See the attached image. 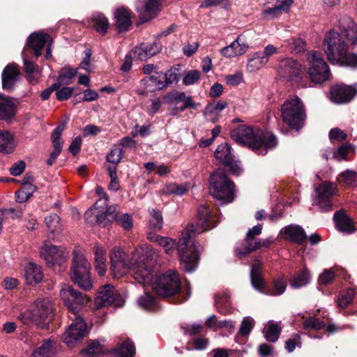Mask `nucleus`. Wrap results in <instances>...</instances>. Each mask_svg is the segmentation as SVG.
Here are the masks:
<instances>
[{"instance_id":"nucleus-1","label":"nucleus","mask_w":357,"mask_h":357,"mask_svg":"<svg viewBox=\"0 0 357 357\" xmlns=\"http://www.w3.org/2000/svg\"><path fill=\"white\" fill-rule=\"evenodd\" d=\"M214 216L206 205L201 206L197 211V225H188L182 231L178 243L172 238H160L159 245L163 248L165 253L171 255L177 245V252L181 268L188 273L193 272L199 261V245L195 241L196 234L210 229L215 226L213 224Z\"/></svg>"},{"instance_id":"nucleus-2","label":"nucleus","mask_w":357,"mask_h":357,"mask_svg":"<svg viewBox=\"0 0 357 357\" xmlns=\"http://www.w3.org/2000/svg\"><path fill=\"white\" fill-rule=\"evenodd\" d=\"M231 137L236 143L247 146L261 155H265L277 145L276 139L272 134H265L259 129L254 130L246 125H240L233 130Z\"/></svg>"},{"instance_id":"nucleus-3","label":"nucleus","mask_w":357,"mask_h":357,"mask_svg":"<svg viewBox=\"0 0 357 357\" xmlns=\"http://www.w3.org/2000/svg\"><path fill=\"white\" fill-rule=\"evenodd\" d=\"M160 252L150 245L135 250L131 259L130 272L137 282L150 281L153 266L159 257Z\"/></svg>"},{"instance_id":"nucleus-4","label":"nucleus","mask_w":357,"mask_h":357,"mask_svg":"<svg viewBox=\"0 0 357 357\" xmlns=\"http://www.w3.org/2000/svg\"><path fill=\"white\" fill-rule=\"evenodd\" d=\"M142 284H150L154 291L160 296L169 297L176 294L180 290L181 280L175 271L169 270L165 273H160L150 275V281L139 282Z\"/></svg>"},{"instance_id":"nucleus-5","label":"nucleus","mask_w":357,"mask_h":357,"mask_svg":"<svg viewBox=\"0 0 357 357\" xmlns=\"http://www.w3.org/2000/svg\"><path fill=\"white\" fill-rule=\"evenodd\" d=\"M209 190L213 197L225 204L234 199V184L222 169H218L211 175Z\"/></svg>"},{"instance_id":"nucleus-6","label":"nucleus","mask_w":357,"mask_h":357,"mask_svg":"<svg viewBox=\"0 0 357 357\" xmlns=\"http://www.w3.org/2000/svg\"><path fill=\"white\" fill-rule=\"evenodd\" d=\"M91 268V264L85 256L79 251H74L70 276L75 284L84 290H89L93 287Z\"/></svg>"},{"instance_id":"nucleus-7","label":"nucleus","mask_w":357,"mask_h":357,"mask_svg":"<svg viewBox=\"0 0 357 357\" xmlns=\"http://www.w3.org/2000/svg\"><path fill=\"white\" fill-rule=\"evenodd\" d=\"M53 312V305L50 299L36 301L26 311L19 315V319L26 325L36 324L43 327Z\"/></svg>"},{"instance_id":"nucleus-8","label":"nucleus","mask_w":357,"mask_h":357,"mask_svg":"<svg viewBox=\"0 0 357 357\" xmlns=\"http://www.w3.org/2000/svg\"><path fill=\"white\" fill-rule=\"evenodd\" d=\"M281 116L283 122L293 129L303 127L306 115L301 99L297 97L287 99L282 106Z\"/></svg>"},{"instance_id":"nucleus-9","label":"nucleus","mask_w":357,"mask_h":357,"mask_svg":"<svg viewBox=\"0 0 357 357\" xmlns=\"http://www.w3.org/2000/svg\"><path fill=\"white\" fill-rule=\"evenodd\" d=\"M96 193L100 196V198L86 211L84 217L88 224L91 225L96 224L105 227L109 221V215H112L110 212L112 206H107L108 199L103 188L98 187Z\"/></svg>"},{"instance_id":"nucleus-10","label":"nucleus","mask_w":357,"mask_h":357,"mask_svg":"<svg viewBox=\"0 0 357 357\" xmlns=\"http://www.w3.org/2000/svg\"><path fill=\"white\" fill-rule=\"evenodd\" d=\"M323 50L328 60L333 64H337L347 52V45L342 35L332 30L324 37Z\"/></svg>"},{"instance_id":"nucleus-11","label":"nucleus","mask_w":357,"mask_h":357,"mask_svg":"<svg viewBox=\"0 0 357 357\" xmlns=\"http://www.w3.org/2000/svg\"><path fill=\"white\" fill-rule=\"evenodd\" d=\"M306 61L308 65L307 75L311 82L321 84L329 79V67L320 53L316 51L309 52Z\"/></svg>"},{"instance_id":"nucleus-12","label":"nucleus","mask_w":357,"mask_h":357,"mask_svg":"<svg viewBox=\"0 0 357 357\" xmlns=\"http://www.w3.org/2000/svg\"><path fill=\"white\" fill-rule=\"evenodd\" d=\"M250 280L252 287L256 290L262 294L271 296L282 294L287 287L286 280L283 278H280L274 281L272 289H266L261 276V264L258 261H255L251 266Z\"/></svg>"},{"instance_id":"nucleus-13","label":"nucleus","mask_w":357,"mask_h":357,"mask_svg":"<svg viewBox=\"0 0 357 357\" xmlns=\"http://www.w3.org/2000/svg\"><path fill=\"white\" fill-rule=\"evenodd\" d=\"M60 296L64 305L68 310L71 312L75 317L79 310L86 305L90 299L82 293L74 289L68 284H63L60 290Z\"/></svg>"},{"instance_id":"nucleus-14","label":"nucleus","mask_w":357,"mask_h":357,"mask_svg":"<svg viewBox=\"0 0 357 357\" xmlns=\"http://www.w3.org/2000/svg\"><path fill=\"white\" fill-rule=\"evenodd\" d=\"M278 73L279 75L287 81L295 82L299 86L307 87V84L302 83L304 74L302 71V65L292 58H284L280 61Z\"/></svg>"},{"instance_id":"nucleus-15","label":"nucleus","mask_w":357,"mask_h":357,"mask_svg":"<svg viewBox=\"0 0 357 357\" xmlns=\"http://www.w3.org/2000/svg\"><path fill=\"white\" fill-rule=\"evenodd\" d=\"M337 185L331 182H324L315 188L314 204L318 206L321 211L332 209V197L336 194Z\"/></svg>"},{"instance_id":"nucleus-16","label":"nucleus","mask_w":357,"mask_h":357,"mask_svg":"<svg viewBox=\"0 0 357 357\" xmlns=\"http://www.w3.org/2000/svg\"><path fill=\"white\" fill-rule=\"evenodd\" d=\"M87 333V326L81 317H75L73 323L64 332L62 339L69 347H75Z\"/></svg>"},{"instance_id":"nucleus-17","label":"nucleus","mask_w":357,"mask_h":357,"mask_svg":"<svg viewBox=\"0 0 357 357\" xmlns=\"http://www.w3.org/2000/svg\"><path fill=\"white\" fill-rule=\"evenodd\" d=\"M262 231V225L258 224L249 229L247 232L246 238L244 239L243 244L236 248V255L242 258L250 252L261 248V241L255 240V237L261 234Z\"/></svg>"},{"instance_id":"nucleus-18","label":"nucleus","mask_w":357,"mask_h":357,"mask_svg":"<svg viewBox=\"0 0 357 357\" xmlns=\"http://www.w3.org/2000/svg\"><path fill=\"white\" fill-rule=\"evenodd\" d=\"M111 271L114 278H121L130 271L131 261L127 264L126 254L120 248H114L110 253Z\"/></svg>"},{"instance_id":"nucleus-19","label":"nucleus","mask_w":357,"mask_h":357,"mask_svg":"<svg viewBox=\"0 0 357 357\" xmlns=\"http://www.w3.org/2000/svg\"><path fill=\"white\" fill-rule=\"evenodd\" d=\"M357 94V84L347 86L340 84L331 87V100L337 104H345L350 102Z\"/></svg>"},{"instance_id":"nucleus-20","label":"nucleus","mask_w":357,"mask_h":357,"mask_svg":"<svg viewBox=\"0 0 357 357\" xmlns=\"http://www.w3.org/2000/svg\"><path fill=\"white\" fill-rule=\"evenodd\" d=\"M214 155L215 158L220 162L227 166L234 174H239L241 171L239 162L234 160L231 147L227 144H220L216 149Z\"/></svg>"},{"instance_id":"nucleus-21","label":"nucleus","mask_w":357,"mask_h":357,"mask_svg":"<svg viewBox=\"0 0 357 357\" xmlns=\"http://www.w3.org/2000/svg\"><path fill=\"white\" fill-rule=\"evenodd\" d=\"M162 50V45L157 42L142 43L132 50L134 59L146 61L148 59L156 55Z\"/></svg>"},{"instance_id":"nucleus-22","label":"nucleus","mask_w":357,"mask_h":357,"mask_svg":"<svg viewBox=\"0 0 357 357\" xmlns=\"http://www.w3.org/2000/svg\"><path fill=\"white\" fill-rule=\"evenodd\" d=\"M40 257L49 266L59 263L64 257L63 252L50 242H45L40 250Z\"/></svg>"},{"instance_id":"nucleus-23","label":"nucleus","mask_w":357,"mask_h":357,"mask_svg":"<svg viewBox=\"0 0 357 357\" xmlns=\"http://www.w3.org/2000/svg\"><path fill=\"white\" fill-rule=\"evenodd\" d=\"M114 287L110 284L102 287L95 298L94 305L96 309L107 307L114 303L117 298Z\"/></svg>"},{"instance_id":"nucleus-24","label":"nucleus","mask_w":357,"mask_h":357,"mask_svg":"<svg viewBox=\"0 0 357 357\" xmlns=\"http://www.w3.org/2000/svg\"><path fill=\"white\" fill-rule=\"evenodd\" d=\"M50 42L52 43L50 36L42 31L31 33L27 39V44L34 51L36 58L42 54V50Z\"/></svg>"},{"instance_id":"nucleus-25","label":"nucleus","mask_w":357,"mask_h":357,"mask_svg":"<svg viewBox=\"0 0 357 357\" xmlns=\"http://www.w3.org/2000/svg\"><path fill=\"white\" fill-rule=\"evenodd\" d=\"M1 77L3 89L11 91L20 79V70L15 63L8 64L4 68Z\"/></svg>"},{"instance_id":"nucleus-26","label":"nucleus","mask_w":357,"mask_h":357,"mask_svg":"<svg viewBox=\"0 0 357 357\" xmlns=\"http://www.w3.org/2000/svg\"><path fill=\"white\" fill-rule=\"evenodd\" d=\"M333 220L336 229L342 232L351 234L356 231V228L352 220L346 214L345 211L341 209L335 213Z\"/></svg>"},{"instance_id":"nucleus-27","label":"nucleus","mask_w":357,"mask_h":357,"mask_svg":"<svg viewBox=\"0 0 357 357\" xmlns=\"http://www.w3.org/2000/svg\"><path fill=\"white\" fill-rule=\"evenodd\" d=\"M57 351L56 342L50 339L44 340L32 351L30 357H55Z\"/></svg>"},{"instance_id":"nucleus-28","label":"nucleus","mask_w":357,"mask_h":357,"mask_svg":"<svg viewBox=\"0 0 357 357\" xmlns=\"http://www.w3.org/2000/svg\"><path fill=\"white\" fill-rule=\"evenodd\" d=\"M140 84L149 92L166 88V84L162 80V73L159 72H155L153 75L142 79Z\"/></svg>"},{"instance_id":"nucleus-29","label":"nucleus","mask_w":357,"mask_h":357,"mask_svg":"<svg viewBox=\"0 0 357 357\" xmlns=\"http://www.w3.org/2000/svg\"><path fill=\"white\" fill-rule=\"evenodd\" d=\"M16 112V106L14 102L9 97L0 93V119H11Z\"/></svg>"},{"instance_id":"nucleus-30","label":"nucleus","mask_w":357,"mask_h":357,"mask_svg":"<svg viewBox=\"0 0 357 357\" xmlns=\"http://www.w3.org/2000/svg\"><path fill=\"white\" fill-rule=\"evenodd\" d=\"M140 20L146 22L153 18L159 11L158 0H147L144 6L139 8L137 6Z\"/></svg>"},{"instance_id":"nucleus-31","label":"nucleus","mask_w":357,"mask_h":357,"mask_svg":"<svg viewBox=\"0 0 357 357\" xmlns=\"http://www.w3.org/2000/svg\"><path fill=\"white\" fill-rule=\"evenodd\" d=\"M282 231L285 238L294 243H301L306 238L304 229L298 225H290L285 227Z\"/></svg>"},{"instance_id":"nucleus-32","label":"nucleus","mask_w":357,"mask_h":357,"mask_svg":"<svg viewBox=\"0 0 357 357\" xmlns=\"http://www.w3.org/2000/svg\"><path fill=\"white\" fill-rule=\"evenodd\" d=\"M355 147L351 144H343L333 152L324 153L323 156L326 160L331 156L332 158L337 161H341L343 160H348L351 155L355 153Z\"/></svg>"},{"instance_id":"nucleus-33","label":"nucleus","mask_w":357,"mask_h":357,"mask_svg":"<svg viewBox=\"0 0 357 357\" xmlns=\"http://www.w3.org/2000/svg\"><path fill=\"white\" fill-rule=\"evenodd\" d=\"M94 252V266L98 275L102 276L107 271L106 266V250L101 246L96 245Z\"/></svg>"},{"instance_id":"nucleus-34","label":"nucleus","mask_w":357,"mask_h":357,"mask_svg":"<svg viewBox=\"0 0 357 357\" xmlns=\"http://www.w3.org/2000/svg\"><path fill=\"white\" fill-rule=\"evenodd\" d=\"M116 26L119 31H127L131 26L130 14L124 8H119L114 13Z\"/></svg>"},{"instance_id":"nucleus-35","label":"nucleus","mask_w":357,"mask_h":357,"mask_svg":"<svg viewBox=\"0 0 357 357\" xmlns=\"http://www.w3.org/2000/svg\"><path fill=\"white\" fill-rule=\"evenodd\" d=\"M43 274L41 267L33 262L29 263L25 268V278L27 284H33L41 282Z\"/></svg>"},{"instance_id":"nucleus-36","label":"nucleus","mask_w":357,"mask_h":357,"mask_svg":"<svg viewBox=\"0 0 357 357\" xmlns=\"http://www.w3.org/2000/svg\"><path fill=\"white\" fill-rule=\"evenodd\" d=\"M14 136L7 130H0V153L9 154L15 149Z\"/></svg>"},{"instance_id":"nucleus-37","label":"nucleus","mask_w":357,"mask_h":357,"mask_svg":"<svg viewBox=\"0 0 357 357\" xmlns=\"http://www.w3.org/2000/svg\"><path fill=\"white\" fill-rule=\"evenodd\" d=\"M227 106V103L225 101L219 100L216 103L208 104L204 111V115L207 120L215 122L218 120V118L220 112Z\"/></svg>"},{"instance_id":"nucleus-38","label":"nucleus","mask_w":357,"mask_h":357,"mask_svg":"<svg viewBox=\"0 0 357 357\" xmlns=\"http://www.w3.org/2000/svg\"><path fill=\"white\" fill-rule=\"evenodd\" d=\"M347 26L340 25L342 34L351 43L352 45H357V25L350 19H347Z\"/></svg>"},{"instance_id":"nucleus-39","label":"nucleus","mask_w":357,"mask_h":357,"mask_svg":"<svg viewBox=\"0 0 357 357\" xmlns=\"http://www.w3.org/2000/svg\"><path fill=\"white\" fill-rule=\"evenodd\" d=\"M190 185L188 183L177 184L171 183L165 186L162 191L166 195H173L176 196H182L190 189Z\"/></svg>"},{"instance_id":"nucleus-40","label":"nucleus","mask_w":357,"mask_h":357,"mask_svg":"<svg viewBox=\"0 0 357 357\" xmlns=\"http://www.w3.org/2000/svg\"><path fill=\"white\" fill-rule=\"evenodd\" d=\"M114 357H134L135 354V347L130 340H126L114 349Z\"/></svg>"},{"instance_id":"nucleus-41","label":"nucleus","mask_w":357,"mask_h":357,"mask_svg":"<svg viewBox=\"0 0 357 357\" xmlns=\"http://www.w3.org/2000/svg\"><path fill=\"white\" fill-rule=\"evenodd\" d=\"M266 63V59L262 56L261 52H256L248 60L246 68L248 72L252 73L261 69Z\"/></svg>"},{"instance_id":"nucleus-42","label":"nucleus","mask_w":357,"mask_h":357,"mask_svg":"<svg viewBox=\"0 0 357 357\" xmlns=\"http://www.w3.org/2000/svg\"><path fill=\"white\" fill-rule=\"evenodd\" d=\"M22 55L23 59L24 70L27 74L28 79L31 82H36V79L35 78V75H37L38 77L40 75L38 66L26 59L24 52H22Z\"/></svg>"},{"instance_id":"nucleus-43","label":"nucleus","mask_w":357,"mask_h":357,"mask_svg":"<svg viewBox=\"0 0 357 357\" xmlns=\"http://www.w3.org/2000/svg\"><path fill=\"white\" fill-rule=\"evenodd\" d=\"M105 351L104 345L98 340L91 342L86 348L82 350L83 356L97 357Z\"/></svg>"},{"instance_id":"nucleus-44","label":"nucleus","mask_w":357,"mask_h":357,"mask_svg":"<svg viewBox=\"0 0 357 357\" xmlns=\"http://www.w3.org/2000/svg\"><path fill=\"white\" fill-rule=\"evenodd\" d=\"M112 215H109V221L107 224L113 219H116V222L126 230H130L133 227V220L132 216L128 213H123L119 215H115L114 214L113 208L110 210Z\"/></svg>"},{"instance_id":"nucleus-45","label":"nucleus","mask_w":357,"mask_h":357,"mask_svg":"<svg viewBox=\"0 0 357 357\" xmlns=\"http://www.w3.org/2000/svg\"><path fill=\"white\" fill-rule=\"evenodd\" d=\"M92 26L98 32L105 34L109 26L107 19L101 13H94L91 17Z\"/></svg>"},{"instance_id":"nucleus-46","label":"nucleus","mask_w":357,"mask_h":357,"mask_svg":"<svg viewBox=\"0 0 357 357\" xmlns=\"http://www.w3.org/2000/svg\"><path fill=\"white\" fill-rule=\"evenodd\" d=\"M311 280L309 271L303 268L301 273L290 281V285L294 289H298L307 284Z\"/></svg>"},{"instance_id":"nucleus-47","label":"nucleus","mask_w":357,"mask_h":357,"mask_svg":"<svg viewBox=\"0 0 357 357\" xmlns=\"http://www.w3.org/2000/svg\"><path fill=\"white\" fill-rule=\"evenodd\" d=\"M230 296L227 292L224 293L221 296H216L215 302L217 310L223 314L231 313V310L228 307L229 304Z\"/></svg>"},{"instance_id":"nucleus-48","label":"nucleus","mask_w":357,"mask_h":357,"mask_svg":"<svg viewBox=\"0 0 357 357\" xmlns=\"http://www.w3.org/2000/svg\"><path fill=\"white\" fill-rule=\"evenodd\" d=\"M265 338L272 342H275L280 336V328L278 325L275 323H268L264 329Z\"/></svg>"},{"instance_id":"nucleus-49","label":"nucleus","mask_w":357,"mask_h":357,"mask_svg":"<svg viewBox=\"0 0 357 357\" xmlns=\"http://www.w3.org/2000/svg\"><path fill=\"white\" fill-rule=\"evenodd\" d=\"M150 214L151 217L149 221V229L154 231H160L163 225V219L161 213L152 209Z\"/></svg>"},{"instance_id":"nucleus-50","label":"nucleus","mask_w":357,"mask_h":357,"mask_svg":"<svg viewBox=\"0 0 357 357\" xmlns=\"http://www.w3.org/2000/svg\"><path fill=\"white\" fill-rule=\"evenodd\" d=\"M339 183L347 186H354L357 184V172L353 170H345L340 174L337 178Z\"/></svg>"},{"instance_id":"nucleus-51","label":"nucleus","mask_w":357,"mask_h":357,"mask_svg":"<svg viewBox=\"0 0 357 357\" xmlns=\"http://www.w3.org/2000/svg\"><path fill=\"white\" fill-rule=\"evenodd\" d=\"M138 305L144 310H151L156 306V299L148 292H144L137 300Z\"/></svg>"},{"instance_id":"nucleus-52","label":"nucleus","mask_w":357,"mask_h":357,"mask_svg":"<svg viewBox=\"0 0 357 357\" xmlns=\"http://www.w3.org/2000/svg\"><path fill=\"white\" fill-rule=\"evenodd\" d=\"M63 129L64 124L57 126L53 130L51 136L54 151H58L59 153L61 152L63 146V142L61 140L60 137Z\"/></svg>"},{"instance_id":"nucleus-53","label":"nucleus","mask_w":357,"mask_h":357,"mask_svg":"<svg viewBox=\"0 0 357 357\" xmlns=\"http://www.w3.org/2000/svg\"><path fill=\"white\" fill-rule=\"evenodd\" d=\"M45 222L47 229L52 233L59 231L61 229L60 218L56 213L47 216Z\"/></svg>"},{"instance_id":"nucleus-54","label":"nucleus","mask_w":357,"mask_h":357,"mask_svg":"<svg viewBox=\"0 0 357 357\" xmlns=\"http://www.w3.org/2000/svg\"><path fill=\"white\" fill-rule=\"evenodd\" d=\"M77 69L70 68L59 75L56 84H59V87L61 85H68L72 82L73 79L77 75Z\"/></svg>"},{"instance_id":"nucleus-55","label":"nucleus","mask_w":357,"mask_h":357,"mask_svg":"<svg viewBox=\"0 0 357 357\" xmlns=\"http://www.w3.org/2000/svg\"><path fill=\"white\" fill-rule=\"evenodd\" d=\"M337 274L335 268L325 269L319 275L318 283L320 285H327L332 282L336 278Z\"/></svg>"},{"instance_id":"nucleus-56","label":"nucleus","mask_w":357,"mask_h":357,"mask_svg":"<svg viewBox=\"0 0 357 357\" xmlns=\"http://www.w3.org/2000/svg\"><path fill=\"white\" fill-rule=\"evenodd\" d=\"M326 326L325 323L323 320L319 318H316L314 317H308L305 319L303 322V328L305 330L307 329H314V330H320L324 328Z\"/></svg>"},{"instance_id":"nucleus-57","label":"nucleus","mask_w":357,"mask_h":357,"mask_svg":"<svg viewBox=\"0 0 357 357\" xmlns=\"http://www.w3.org/2000/svg\"><path fill=\"white\" fill-rule=\"evenodd\" d=\"M231 43L234 45L233 49L237 56L243 54L249 48L248 44L241 36H238Z\"/></svg>"},{"instance_id":"nucleus-58","label":"nucleus","mask_w":357,"mask_h":357,"mask_svg":"<svg viewBox=\"0 0 357 357\" xmlns=\"http://www.w3.org/2000/svg\"><path fill=\"white\" fill-rule=\"evenodd\" d=\"M255 324V321L251 317H245L241 322L239 333L243 336L248 335L253 328Z\"/></svg>"},{"instance_id":"nucleus-59","label":"nucleus","mask_w":357,"mask_h":357,"mask_svg":"<svg viewBox=\"0 0 357 357\" xmlns=\"http://www.w3.org/2000/svg\"><path fill=\"white\" fill-rule=\"evenodd\" d=\"M164 76V82L166 84V87L173 83H177L180 79V75L178 73V68L174 67H172L167 70Z\"/></svg>"},{"instance_id":"nucleus-60","label":"nucleus","mask_w":357,"mask_h":357,"mask_svg":"<svg viewBox=\"0 0 357 357\" xmlns=\"http://www.w3.org/2000/svg\"><path fill=\"white\" fill-rule=\"evenodd\" d=\"M354 296V291L349 289L343 292L338 298V305L342 307H346L353 300Z\"/></svg>"},{"instance_id":"nucleus-61","label":"nucleus","mask_w":357,"mask_h":357,"mask_svg":"<svg viewBox=\"0 0 357 357\" xmlns=\"http://www.w3.org/2000/svg\"><path fill=\"white\" fill-rule=\"evenodd\" d=\"M338 64L350 68H357V54L354 53L347 54V52Z\"/></svg>"},{"instance_id":"nucleus-62","label":"nucleus","mask_w":357,"mask_h":357,"mask_svg":"<svg viewBox=\"0 0 357 357\" xmlns=\"http://www.w3.org/2000/svg\"><path fill=\"white\" fill-rule=\"evenodd\" d=\"M123 150L119 147H114L111 149L110 152L107 155L108 162L114 165L119 163L121 160Z\"/></svg>"},{"instance_id":"nucleus-63","label":"nucleus","mask_w":357,"mask_h":357,"mask_svg":"<svg viewBox=\"0 0 357 357\" xmlns=\"http://www.w3.org/2000/svg\"><path fill=\"white\" fill-rule=\"evenodd\" d=\"M301 345V337L298 334L293 335L290 339L285 342V349L289 352L294 351L296 347H300Z\"/></svg>"},{"instance_id":"nucleus-64","label":"nucleus","mask_w":357,"mask_h":357,"mask_svg":"<svg viewBox=\"0 0 357 357\" xmlns=\"http://www.w3.org/2000/svg\"><path fill=\"white\" fill-rule=\"evenodd\" d=\"M200 79V72L198 70H190L187 73L183 79L185 85H192Z\"/></svg>"}]
</instances>
